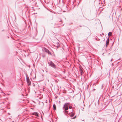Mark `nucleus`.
Returning a JSON list of instances; mask_svg holds the SVG:
<instances>
[{
  "mask_svg": "<svg viewBox=\"0 0 122 122\" xmlns=\"http://www.w3.org/2000/svg\"><path fill=\"white\" fill-rule=\"evenodd\" d=\"M70 105V103H66L65 104L63 107V109L64 110L63 112H65L66 113L68 112V111H67L68 109V106Z\"/></svg>",
  "mask_w": 122,
  "mask_h": 122,
  "instance_id": "f257e3e1",
  "label": "nucleus"
},
{
  "mask_svg": "<svg viewBox=\"0 0 122 122\" xmlns=\"http://www.w3.org/2000/svg\"><path fill=\"white\" fill-rule=\"evenodd\" d=\"M48 64L51 67L54 68H56V65L52 61H50V62H49Z\"/></svg>",
  "mask_w": 122,
  "mask_h": 122,
  "instance_id": "f03ea898",
  "label": "nucleus"
},
{
  "mask_svg": "<svg viewBox=\"0 0 122 122\" xmlns=\"http://www.w3.org/2000/svg\"><path fill=\"white\" fill-rule=\"evenodd\" d=\"M42 50H43L44 51L46 52L48 54L50 55H51V53L48 49H47L46 48H43Z\"/></svg>",
  "mask_w": 122,
  "mask_h": 122,
  "instance_id": "7ed1b4c3",
  "label": "nucleus"
},
{
  "mask_svg": "<svg viewBox=\"0 0 122 122\" xmlns=\"http://www.w3.org/2000/svg\"><path fill=\"white\" fill-rule=\"evenodd\" d=\"M26 81L28 85L30 86L31 84V82L28 77L26 76Z\"/></svg>",
  "mask_w": 122,
  "mask_h": 122,
  "instance_id": "20e7f679",
  "label": "nucleus"
},
{
  "mask_svg": "<svg viewBox=\"0 0 122 122\" xmlns=\"http://www.w3.org/2000/svg\"><path fill=\"white\" fill-rule=\"evenodd\" d=\"M109 43V39L108 38H107L106 42V47H107V46L108 45Z\"/></svg>",
  "mask_w": 122,
  "mask_h": 122,
  "instance_id": "39448f33",
  "label": "nucleus"
},
{
  "mask_svg": "<svg viewBox=\"0 0 122 122\" xmlns=\"http://www.w3.org/2000/svg\"><path fill=\"white\" fill-rule=\"evenodd\" d=\"M33 115H35L37 117H38V113L37 112H35L33 113Z\"/></svg>",
  "mask_w": 122,
  "mask_h": 122,
  "instance_id": "423d86ee",
  "label": "nucleus"
},
{
  "mask_svg": "<svg viewBox=\"0 0 122 122\" xmlns=\"http://www.w3.org/2000/svg\"><path fill=\"white\" fill-rule=\"evenodd\" d=\"M112 33L111 32H109L108 33V36H111L112 35Z\"/></svg>",
  "mask_w": 122,
  "mask_h": 122,
  "instance_id": "0eeeda50",
  "label": "nucleus"
},
{
  "mask_svg": "<svg viewBox=\"0 0 122 122\" xmlns=\"http://www.w3.org/2000/svg\"><path fill=\"white\" fill-rule=\"evenodd\" d=\"M53 106L54 110H56V108L55 105V104H54Z\"/></svg>",
  "mask_w": 122,
  "mask_h": 122,
  "instance_id": "6e6552de",
  "label": "nucleus"
},
{
  "mask_svg": "<svg viewBox=\"0 0 122 122\" xmlns=\"http://www.w3.org/2000/svg\"><path fill=\"white\" fill-rule=\"evenodd\" d=\"M80 72L81 73V75H82V74L83 73V71L81 69L80 71Z\"/></svg>",
  "mask_w": 122,
  "mask_h": 122,
  "instance_id": "1a4fd4ad",
  "label": "nucleus"
},
{
  "mask_svg": "<svg viewBox=\"0 0 122 122\" xmlns=\"http://www.w3.org/2000/svg\"><path fill=\"white\" fill-rule=\"evenodd\" d=\"M74 115V113H72L71 115L70 116L71 117H73Z\"/></svg>",
  "mask_w": 122,
  "mask_h": 122,
  "instance_id": "9d476101",
  "label": "nucleus"
},
{
  "mask_svg": "<svg viewBox=\"0 0 122 122\" xmlns=\"http://www.w3.org/2000/svg\"><path fill=\"white\" fill-rule=\"evenodd\" d=\"M72 108V107L71 106H70L69 107V108L70 109H71Z\"/></svg>",
  "mask_w": 122,
  "mask_h": 122,
  "instance_id": "9b49d317",
  "label": "nucleus"
},
{
  "mask_svg": "<svg viewBox=\"0 0 122 122\" xmlns=\"http://www.w3.org/2000/svg\"><path fill=\"white\" fill-rule=\"evenodd\" d=\"M33 86H35V84H34V83H33Z\"/></svg>",
  "mask_w": 122,
  "mask_h": 122,
  "instance_id": "f8f14e48",
  "label": "nucleus"
},
{
  "mask_svg": "<svg viewBox=\"0 0 122 122\" xmlns=\"http://www.w3.org/2000/svg\"><path fill=\"white\" fill-rule=\"evenodd\" d=\"M76 117V116H75V117H73L72 118V119H75V118Z\"/></svg>",
  "mask_w": 122,
  "mask_h": 122,
  "instance_id": "ddd939ff",
  "label": "nucleus"
},
{
  "mask_svg": "<svg viewBox=\"0 0 122 122\" xmlns=\"http://www.w3.org/2000/svg\"><path fill=\"white\" fill-rule=\"evenodd\" d=\"M112 60H113V59H111V61H112Z\"/></svg>",
  "mask_w": 122,
  "mask_h": 122,
  "instance_id": "4468645a",
  "label": "nucleus"
},
{
  "mask_svg": "<svg viewBox=\"0 0 122 122\" xmlns=\"http://www.w3.org/2000/svg\"><path fill=\"white\" fill-rule=\"evenodd\" d=\"M102 88H103V85H102Z\"/></svg>",
  "mask_w": 122,
  "mask_h": 122,
  "instance_id": "2eb2a0df",
  "label": "nucleus"
},
{
  "mask_svg": "<svg viewBox=\"0 0 122 122\" xmlns=\"http://www.w3.org/2000/svg\"><path fill=\"white\" fill-rule=\"evenodd\" d=\"M112 66H113V63H112Z\"/></svg>",
  "mask_w": 122,
  "mask_h": 122,
  "instance_id": "dca6fc26",
  "label": "nucleus"
},
{
  "mask_svg": "<svg viewBox=\"0 0 122 122\" xmlns=\"http://www.w3.org/2000/svg\"><path fill=\"white\" fill-rule=\"evenodd\" d=\"M0 90H1V88H0Z\"/></svg>",
  "mask_w": 122,
  "mask_h": 122,
  "instance_id": "f3484780",
  "label": "nucleus"
},
{
  "mask_svg": "<svg viewBox=\"0 0 122 122\" xmlns=\"http://www.w3.org/2000/svg\"><path fill=\"white\" fill-rule=\"evenodd\" d=\"M101 35V36H102V35H101H101Z\"/></svg>",
  "mask_w": 122,
  "mask_h": 122,
  "instance_id": "a211bd4d",
  "label": "nucleus"
},
{
  "mask_svg": "<svg viewBox=\"0 0 122 122\" xmlns=\"http://www.w3.org/2000/svg\"><path fill=\"white\" fill-rule=\"evenodd\" d=\"M102 35H104L103 33L102 34Z\"/></svg>",
  "mask_w": 122,
  "mask_h": 122,
  "instance_id": "6ab92c4d",
  "label": "nucleus"
},
{
  "mask_svg": "<svg viewBox=\"0 0 122 122\" xmlns=\"http://www.w3.org/2000/svg\"><path fill=\"white\" fill-rule=\"evenodd\" d=\"M59 45L58 46H59Z\"/></svg>",
  "mask_w": 122,
  "mask_h": 122,
  "instance_id": "aec40b11",
  "label": "nucleus"
},
{
  "mask_svg": "<svg viewBox=\"0 0 122 122\" xmlns=\"http://www.w3.org/2000/svg\"><path fill=\"white\" fill-rule=\"evenodd\" d=\"M8 114H9V113H8Z\"/></svg>",
  "mask_w": 122,
  "mask_h": 122,
  "instance_id": "412c9836",
  "label": "nucleus"
}]
</instances>
